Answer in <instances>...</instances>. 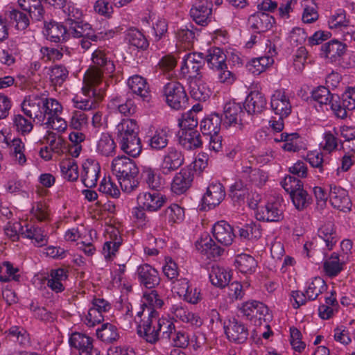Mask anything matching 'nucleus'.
Returning <instances> with one entry per match:
<instances>
[{
    "mask_svg": "<svg viewBox=\"0 0 355 355\" xmlns=\"http://www.w3.org/2000/svg\"><path fill=\"white\" fill-rule=\"evenodd\" d=\"M92 66L86 71L83 79L82 94L84 97L75 96L73 103L80 110H90L98 107L103 98L104 92L98 88L102 83V71L111 76L115 71L114 62L110 60L102 48H98L92 54Z\"/></svg>",
    "mask_w": 355,
    "mask_h": 355,
    "instance_id": "nucleus-1",
    "label": "nucleus"
},
{
    "mask_svg": "<svg viewBox=\"0 0 355 355\" xmlns=\"http://www.w3.org/2000/svg\"><path fill=\"white\" fill-rule=\"evenodd\" d=\"M138 324V333L144 339L150 343H155L159 339V333H162V337L170 340L173 336V340L178 338L175 331L174 318L163 317L158 318L156 311L150 310L148 317L143 318V311H138L135 318Z\"/></svg>",
    "mask_w": 355,
    "mask_h": 355,
    "instance_id": "nucleus-2",
    "label": "nucleus"
},
{
    "mask_svg": "<svg viewBox=\"0 0 355 355\" xmlns=\"http://www.w3.org/2000/svg\"><path fill=\"white\" fill-rule=\"evenodd\" d=\"M24 113L40 123L60 115L63 111L62 104L55 98H44L36 94L26 96L21 103Z\"/></svg>",
    "mask_w": 355,
    "mask_h": 355,
    "instance_id": "nucleus-3",
    "label": "nucleus"
},
{
    "mask_svg": "<svg viewBox=\"0 0 355 355\" xmlns=\"http://www.w3.org/2000/svg\"><path fill=\"white\" fill-rule=\"evenodd\" d=\"M111 170L123 191L130 193L138 187L139 168L130 158L125 156L116 157L112 161Z\"/></svg>",
    "mask_w": 355,
    "mask_h": 355,
    "instance_id": "nucleus-4",
    "label": "nucleus"
},
{
    "mask_svg": "<svg viewBox=\"0 0 355 355\" xmlns=\"http://www.w3.org/2000/svg\"><path fill=\"white\" fill-rule=\"evenodd\" d=\"M179 144L185 149L191 150L202 145L200 133L196 130L198 125L197 119L192 112L182 114L179 120Z\"/></svg>",
    "mask_w": 355,
    "mask_h": 355,
    "instance_id": "nucleus-5",
    "label": "nucleus"
},
{
    "mask_svg": "<svg viewBox=\"0 0 355 355\" xmlns=\"http://www.w3.org/2000/svg\"><path fill=\"white\" fill-rule=\"evenodd\" d=\"M166 202V198L156 191L140 192L137 197V204L148 212L159 210Z\"/></svg>",
    "mask_w": 355,
    "mask_h": 355,
    "instance_id": "nucleus-6",
    "label": "nucleus"
},
{
    "mask_svg": "<svg viewBox=\"0 0 355 355\" xmlns=\"http://www.w3.org/2000/svg\"><path fill=\"white\" fill-rule=\"evenodd\" d=\"M69 343L71 347L78 349L80 355H103L98 349L93 347L92 339L86 334L72 333Z\"/></svg>",
    "mask_w": 355,
    "mask_h": 355,
    "instance_id": "nucleus-7",
    "label": "nucleus"
},
{
    "mask_svg": "<svg viewBox=\"0 0 355 355\" xmlns=\"http://www.w3.org/2000/svg\"><path fill=\"white\" fill-rule=\"evenodd\" d=\"M223 125L235 126L239 130L243 128V116L245 115L241 105L235 102H228L224 106Z\"/></svg>",
    "mask_w": 355,
    "mask_h": 355,
    "instance_id": "nucleus-8",
    "label": "nucleus"
},
{
    "mask_svg": "<svg viewBox=\"0 0 355 355\" xmlns=\"http://www.w3.org/2000/svg\"><path fill=\"white\" fill-rule=\"evenodd\" d=\"M270 107L276 115L287 117L292 110L288 96L284 89L275 90L270 97Z\"/></svg>",
    "mask_w": 355,
    "mask_h": 355,
    "instance_id": "nucleus-9",
    "label": "nucleus"
},
{
    "mask_svg": "<svg viewBox=\"0 0 355 355\" xmlns=\"http://www.w3.org/2000/svg\"><path fill=\"white\" fill-rule=\"evenodd\" d=\"M101 173L99 163L94 159H86L82 164L81 179L86 187L96 186Z\"/></svg>",
    "mask_w": 355,
    "mask_h": 355,
    "instance_id": "nucleus-10",
    "label": "nucleus"
},
{
    "mask_svg": "<svg viewBox=\"0 0 355 355\" xmlns=\"http://www.w3.org/2000/svg\"><path fill=\"white\" fill-rule=\"evenodd\" d=\"M225 191L223 184L220 182H213L210 184L207 191L202 199V208L206 209H213L218 206L225 198Z\"/></svg>",
    "mask_w": 355,
    "mask_h": 355,
    "instance_id": "nucleus-11",
    "label": "nucleus"
},
{
    "mask_svg": "<svg viewBox=\"0 0 355 355\" xmlns=\"http://www.w3.org/2000/svg\"><path fill=\"white\" fill-rule=\"evenodd\" d=\"M329 198L334 208L343 211H350L352 202L347 191L345 189L336 185H331Z\"/></svg>",
    "mask_w": 355,
    "mask_h": 355,
    "instance_id": "nucleus-12",
    "label": "nucleus"
},
{
    "mask_svg": "<svg viewBox=\"0 0 355 355\" xmlns=\"http://www.w3.org/2000/svg\"><path fill=\"white\" fill-rule=\"evenodd\" d=\"M240 311L250 320L253 319L258 320L259 324L261 323L262 320H266V317L268 314V307L262 302L255 300L243 303L240 308Z\"/></svg>",
    "mask_w": 355,
    "mask_h": 355,
    "instance_id": "nucleus-13",
    "label": "nucleus"
},
{
    "mask_svg": "<svg viewBox=\"0 0 355 355\" xmlns=\"http://www.w3.org/2000/svg\"><path fill=\"white\" fill-rule=\"evenodd\" d=\"M259 220L267 222H278L283 219L282 205L279 200L268 202L263 207L259 210L256 214Z\"/></svg>",
    "mask_w": 355,
    "mask_h": 355,
    "instance_id": "nucleus-14",
    "label": "nucleus"
},
{
    "mask_svg": "<svg viewBox=\"0 0 355 355\" xmlns=\"http://www.w3.org/2000/svg\"><path fill=\"white\" fill-rule=\"evenodd\" d=\"M212 6L210 0H196L190 10L191 17L197 24L204 26L211 17Z\"/></svg>",
    "mask_w": 355,
    "mask_h": 355,
    "instance_id": "nucleus-15",
    "label": "nucleus"
},
{
    "mask_svg": "<svg viewBox=\"0 0 355 355\" xmlns=\"http://www.w3.org/2000/svg\"><path fill=\"white\" fill-rule=\"evenodd\" d=\"M227 338L236 343H243L248 339L249 333L245 324L234 318L230 320L228 325L225 328Z\"/></svg>",
    "mask_w": 355,
    "mask_h": 355,
    "instance_id": "nucleus-16",
    "label": "nucleus"
},
{
    "mask_svg": "<svg viewBox=\"0 0 355 355\" xmlns=\"http://www.w3.org/2000/svg\"><path fill=\"white\" fill-rule=\"evenodd\" d=\"M212 233L216 241L224 246L230 245L235 237L232 227L225 220L216 223Z\"/></svg>",
    "mask_w": 355,
    "mask_h": 355,
    "instance_id": "nucleus-17",
    "label": "nucleus"
},
{
    "mask_svg": "<svg viewBox=\"0 0 355 355\" xmlns=\"http://www.w3.org/2000/svg\"><path fill=\"white\" fill-rule=\"evenodd\" d=\"M21 236L30 239L31 243L37 247L45 245L48 241V236L41 227L27 223L23 225Z\"/></svg>",
    "mask_w": 355,
    "mask_h": 355,
    "instance_id": "nucleus-18",
    "label": "nucleus"
},
{
    "mask_svg": "<svg viewBox=\"0 0 355 355\" xmlns=\"http://www.w3.org/2000/svg\"><path fill=\"white\" fill-rule=\"evenodd\" d=\"M178 152L175 149L170 150L164 157L163 161L160 165V170L164 175H172L175 173L172 184L171 191L176 193L178 190V184L175 183L176 170L178 169Z\"/></svg>",
    "mask_w": 355,
    "mask_h": 355,
    "instance_id": "nucleus-19",
    "label": "nucleus"
},
{
    "mask_svg": "<svg viewBox=\"0 0 355 355\" xmlns=\"http://www.w3.org/2000/svg\"><path fill=\"white\" fill-rule=\"evenodd\" d=\"M202 58L201 54H196L195 53H187L182 58L183 60L180 69L182 76H188L189 78L196 76L201 67Z\"/></svg>",
    "mask_w": 355,
    "mask_h": 355,
    "instance_id": "nucleus-20",
    "label": "nucleus"
},
{
    "mask_svg": "<svg viewBox=\"0 0 355 355\" xmlns=\"http://www.w3.org/2000/svg\"><path fill=\"white\" fill-rule=\"evenodd\" d=\"M43 33L47 40L53 42H61L69 37L66 27L58 22L51 21L44 25Z\"/></svg>",
    "mask_w": 355,
    "mask_h": 355,
    "instance_id": "nucleus-21",
    "label": "nucleus"
},
{
    "mask_svg": "<svg viewBox=\"0 0 355 355\" xmlns=\"http://www.w3.org/2000/svg\"><path fill=\"white\" fill-rule=\"evenodd\" d=\"M275 19L263 12L254 13L248 19L250 27L256 33L267 31L272 28Z\"/></svg>",
    "mask_w": 355,
    "mask_h": 355,
    "instance_id": "nucleus-22",
    "label": "nucleus"
},
{
    "mask_svg": "<svg viewBox=\"0 0 355 355\" xmlns=\"http://www.w3.org/2000/svg\"><path fill=\"white\" fill-rule=\"evenodd\" d=\"M108 240L105 241L103 248V253L106 259H111L118 251L122 243V239L119 235V230L110 227L107 230Z\"/></svg>",
    "mask_w": 355,
    "mask_h": 355,
    "instance_id": "nucleus-23",
    "label": "nucleus"
},
{
    "mask_svg": "<svg viewBox=\"0 0 355 355\" xmlns=\"http://www.w3.org/2000/svg\"><path fill=\"white\" fill-rule=\"evenodd\" d=\"M197 250L208 258H216L220 256L224 249L216 245L208 235L201 237L196 242Z\"/></svg>",
    "mask_w": 355,
    "mask_h": 355,
    "instance_id": "nucleus-24",
    "label": "nucleus"
},
{
    "mask_svg": "<svg viewBox=\"0 0 355 355\" xmlns=\"http://www.w3.org/2000/svg\"><path fill=\"white\" fill-rule=\"evenodd\" d=\"M266 105V100L263 94L253 91L247 96L244 108L248 114L261 113Z\"/></svg>",
    "mask_w": 355,
    "mask_h": 355,
    "instance_id": "nucleus-25",
    "label": "nucleus"
},
{
    "mask_svg": "<svg viewBox=\"0 0 355 355\" xmlns=\"http://www.w3.org/2000/svg\"><path fill=\"white\" fill-rule=\"evenodd\" d=\"M127 83L132 93L140 96L144 101H149V87L146 80L143 77L139 75H134L128 78Z\"/></svg>",
    "mask_w": 355,
    "mask_h": 355,
    "instance_id": "nucleus-26",
    "label": "nucleus"
},
{
    "mask_svg": "<svg viewBox=\"0 0 355 355\" xmlns=\"http://www.w3.org/2000/svg\"><path fill=\"white\" fill-rule=\"evenodd\" d=\"M137 273L140 282L147 288L154 287L159 282L157 270L148 264L139 266Z\"/></svg>",
    "mask_w": 355,
    "mask_h": 355,
    "instance_id": "nucleus-27",
    "label": "nucleus"
},
{
    "mask_svg": "<svg viewBox=\"0 0 355 355\" xmlns=\"http://www.w3.org/2000/svg\"><path fill=\"white\" fill-rule=\"evenodd\" d=\"M179 297L190 304H197L200 300V293L197 288H193L187 278L179 279Z\"/></svg>",
    "mask_w": 355,
    "mask_h": 355,
    "instance_id": "nucleus-28",
    "label": "nucleus"
},
{
    "mask_svg": "<svg viewBox=\"0 0 355 355\" xmlns=\"http://www.w3.org/2000/svg\"><path fill=\"white\" fill-rule=\"evenodd\" d=\"M5 141L10 148V155L13 161L21 166L24 165L27 159L25 155V144L22 140L15 137L10 141L6 139Z\"/></svg>",
    "mask_w": 355,
    "mask_h": 355,
    "instance_id": "nucleus-29",
    "label": "nucleus"
},
{
    "mask_svg": "<svg viewBox=\"0 0 355 355\" xmlns=\"http://www.w3.org/2000/svg\"><path fill=\"white\" fill-rule=\"evenodd\" d=\"M68 33L76 38L87 37L92 40H98V35L95 33V31L90 24L87 22H83V21L72 22L69 25Z\"/></svg>",
    "mask_w": 355,
    "mask_h": 355,
    "instance_id": "nucleus-30",
    "label": "nucleus"
},
{
    "mask_svg": "<svg viewBox=\"0 0 355 355\" xmlns=\"http://www.w3.org/2000/svg\"><path fill=\"white\" fill-rule=\"evenodd\" d=\"M318 238L325 243L328 250H332L338 241L334 225L331 222L326 223L322 225L318 230Z\"/></svg>",
    "mask_w": 355,
    "mask_h": 355,
    "instance_id": "nucleus-31",
    "label": "nucleus"
},
{
    "mask_svg": "<svg viewBox=\"0 0 355 355\" xmlns=\"http://www.w3.org/2000/svg\"><path fill=\"white\" fill-rule=\"evenodd\" d=\"M121 150L132 157H137L141 152L142 146L139 136L117 139Z\"/></svg>",
    "mask_w": 355,
    "mask_h": 355,
    "instance_id": "nucleus-32",
    "label": "nucleus"
},
{
    "mask_svg": "<svg viewBox=\"0 0 355 355\" xmlns=\"http://www.w3.org/2000/svg\"><path fill=\"white\" fill-rule=\"evenodd\" d=\"M67 277V272L63 268L52 270L48 277L47 285L56 293L62 292L64 289V284Z\"/></svg>",
    "mask_w": 355,
    "mask_h": 355,
    "instance_id": "nucleus-33",
    "label": "nucleus"
},
{
    "mask_svg": "<svg viewBox=\"0 0 355 355\" xmlns=\"http://www.w3.org/2000/svg\"><path fill=\"white\" fill-rule=\"evenodd\" d=\"M344 263L343 258L340 259V255L336 252L332 253L323 263L325 275L329 277L337 276L343 270Z\"/></svg>",
    "mask_w": 355,
    "mask_h": 355,
    "instance_id": "nucleus-34",
    "label": "nucleus"
},
{
    "mask_svg": "<svg viewBox=\"0 0 355 355\" xmlns=\"http://www.w3.org/2000/svg\"><path fill=\"white\" fill-rule=\"evenodd\" d=\"M211 91L203 80L196 79L190 84V94L191 97L199 101H206L211 96Z\"/></svg>",
    "mask_w": 355,
    "mask_h": 355,
    "instance_id": "nucleus-35",
    "label": "nucleus"
},
{
    "mask_svg": "<svg viewBox=\"0 0 355 355\" xmlns=\"http://www.w3.org/2000/svg\"><path fill=\"white\" fill-rule=\"evenodd\" d=\"M209 279L213 285L219 288H223L228 285L231 279V275L224 268L213 266L209 273Z\"/></svg>",
    "mask_w": 355,
    "mask_h": 355,
    "instance_id": "nucleus-36",
    "label": "nucleus"
},
{
    "mask_svg": "<svg viewBox=\"0 0 355 355\" xmlns=\"http://www.w3.org/2000/svg\"><path fill=\"white\" fill-rule=\"evenodd\" d=\"M117 139L138 136L139 126L136 121L130 119L122 120L116 125Z\"/></svg>",
    "mask_w": 355,
    "mask_h": 355,
    "instance_id": "nucleus-37",
    "label": "nucleus"
},
{
    "mask_svg": "<svg viewBox=\"0 0 355 355\" xmlns=\"http://www.w3.org/2000/svg\"><path fill=\"white\" fill-rule=\"evenodd\" d=\"M222 119L219 114H211L202 120L200 130L203 135H211L219 132Z\"/></svg>",
    "mask_w": 355,
    "mask_h": 355,
    "instance_id": "nucleus-38",
    "label": "nucleus"
},
{
    "mask_svg": "<svg viewBox=\"0 0 355 355\" xmlns=\"http://www.w3.org/2000/svg\"><path fill=\"white\" fill-rule=\"evenodd\" d=\"M62 178L68 181H76L79 177L78 166L76 162L71 158L62 159L60 163Z\"/></svg>",
    "mask_w": 355,
    "mask_h": 355,
    "instance_id": "nucleus-39",
    "label": "nucleus"
},
{
    "mask_svg": "<svg viewBox=\"0 0 355 355\" xmlns=\"http://www.w3.org/2000/svg\"><path fill=\"white\" fill-rule=\"evenodd\" d=\"M243 176L248 178L252 185L259 188L263 187L268 179L266 172L259 168H252L250 166L243 167Z\"/></svg>",
    "mask_w": 355,
    "mask_h": 355,
    "instance_id": "nucleus-40",
    "label": "nucleus"
},
{
    "mask_svg": "<svg viewBox=\"0 0 355 355\" xmlns=\"http://www.w3.org/2000/svg\"><path fill=\"white\" fill-rule=\"evenodd\" d=\"M163 304V300L159 298L156 291L146 292L141 298V310L139 311H143L144 313L145 309H147L148 315L150 310L155 311V309L161 308Z\"/></svg>",
    "mask_w": 355,
    "mask_h": 355,
    "instance_id": "nucleus-41",
    "label": "nucleus"
},
{
    "mask_svg": "<svg viewBox=\"0 0 355 355\" xmlns=\"http://www.w3.org/2000/svg\"><path fill=\"white\" fill-rule=\"evenodd\" d=\"M234 264L241 272L245 274L254 272L257 266L254 258L247 254H238L235 258Z\"/></svg>",
    "mask_w": 355,
    "mask_h": 355,
    "instance_id": "nucleus-42",
    "label": "nucleus"
},
{
    "mask_svg": "<svg viewBox=\"0 0 355 355\" xmlns=\"http://www.w3.org/2000/svg\"><path fill=\"white\" fill-rule=\"evenodd\" d=\"M18 4L33 19L40 20L43 17L44 9L40 0H18Z\"/></svg>",
    "mask_w": 355,
    "mask_h": 355,
    "instance_id": "nucleus-43",
    "label": "nucleus"
},
{
    "mask_svg": "<svg viewBox=\"0 0 355 355\" xmlns=\"http://www.w3.org/2000/svg\"><path fill=\"white\" fill-rule=\"evenodd\" d=\"M206 60L209 67L214 71L226 64V55L223 50L218 47L208 50Z\"/></svg>",
    "mask_w": 355,
    "mask_h": 355,
    "instance_id": "nucleus-44",
    "label": "nucleus"
},
{
    "mask_svg": "<svg viewBox=\"0 0 355 355\" xmlns=\"http://www.w3.org/2000/svg\"><path fill=\"white\" fill-rule=\"evenodd\" d=\"M116 144L107 133H103L101 135L96 145V152L103 156H112L114 154Z\"/></svg>",
    "mask_w": 355,
    "mask_h": 355,
    "instance_id": "nucleus-45",
    "label": "nucleus"
},
{
    "mask_svg": "<svg viewBox=\"0 0 355 355\" xmlns=\"http://www.w3.org/2000/svg\"><path fill=\"white\" fill-rule=\"evenodd\" d=\"M321 51L326 58L335 60L345 53V45L334 40L322 45Z\"/></svg>",
    "mask_w": 355,
    "mask_h": 355,
    "instance_id": "nucleus-46",
    "label": "nucleus"
},
{
    "mask_svg": "<svg viewBox=\"0 0 355 355\" xmlns=\"http://www.w3.org/2000/svg\"><path fill=\"white\" fill-rule=\"evenodd\" d=\"M98 338L105 343H112L119 338L117 327L112 323H105L96 330Z\"/></svg>",
    "mask_w": 355,
    "mask_h": 355,
    "instance_id": "nucleus-47",
    "label": "nucleus"
},
{
    "mask_svg": "<svg viewBox=\"0 0 355 355\" xmlns=\"http://www.w3.org/2000/svg\"><path fill=\"white\" fill-rule=\"evenodd\" d=\"M164 95L167 105L173 109L178 106V81L176 77L166 83L164 87Z\"/></svg>",
    "mask_w": 355,
    "mask_h": 355,
    "instance_id": "nucleus-48",
    "label": "nucleus"
},
{
    "mask_svg": "<svg viewBox=\"0 0 355 355\" xmlns=\"http://www.w3.org/2000/svg\"><path fill=\"white\" fill-rule=\"evenodd\" d=\"M326 288L327 284L323 279L319 277H314L305 291L308 300H315Z\"/></svg>",
    "mask_w": 355,
    "mask_h": 355,
    "instance_id": "nucleus-49",
    "label": "nucleus"
},
{
    "mask_svg": "<svg viewBox=\"0 0 355 355\" xmlns=\"http://www.w3.org/2000/svg\"><path fill=\"white\" fill-rule=\"evenodd\" d=\"M241 238L246 240H257L261 236V227L259 223L251 222L239 230Z\"/></svg>",
    "mask_w": 355,
    "mask_h": 355,
    "instance_id": "nucleus-50",
    "label": "nucleus"
},
{
    "mask_svg": "<svg viewBox=\"0 0 355 355\" xmlns=\"http://www.w3.org/2000/svg\"><path fill=\"white\" fill-rule=\"evenodd\" d=\"M290 196L293 205L298 210L306 209L311 203V196L302 187L291 193Z\"/></svg>",
    "mask_w": 355,
    "mask_h": 355,
    "instance_id": "nucleus-51",
    "label": "nucleus"
},
{
    "mask_svg": "<svg viewBox=\"0 0 355 355\" xmlns=\"http://www.w3.org/2000/svg\"><path fill=\"white\" fill-rule=\"evenodd\" d=\"M125 40L129 45L137 49H145L148 46L144 35L136 29H129L127 31Z\"/></svg>",
    "mask_w": 355,
    "mask_h": 355,
    "instance_id": "nucleus-52",
    "label": "nucleus"
},
{
    "mask_svg": "<svg viewBox=\"0 0 355 355\" xmlns=\"http://www.w3.org/2000/svg\"><path fill=\"white\" fill-rule=\"evenodd\" d=\"M328 24L331 29L342 30L349 26V20L346 17L345 11L340 9L329 17Z\"/></svg>",
    "mask_w": 355,
    "mask_h": 355,
    "instance_id": "nucleus-53",
    "label": "nucleus"
},
{
    "mask_svg": "<svg viewBox=\"0 0 355 355\" xmlns=\"http://www.w3.org/2000/svg\"><path fill=\"white\" fill-rule=\"evenodd\" d=\"M12 123L16 131L22 135L30 133L33 128V124L31 121L27 119L21 114L14 115Z\"/></svg>",
    "mask_w": 355,
    "mask_h": 355,
    "instance_id": "nucleus-54",
    "label": "nucleus"
},
{
    "mask_svg": "<svg viewBox=\"0 0 355 355\" xmlns=\"http://www.w3.org/2000/svg\"><path fill=\"white\" fill-rule=\"evenodd\" d=\"M10 340L17 342L20 345H26L29 343V336L27 331L22 327L13 326L6 331Z\"/></svg>",
    "mask_w": 355,
    "mask_h": 355,
    "instance_id": "nucleus-55",
    "label": "nucleus"
},
{
    "mask_svg": "<svg viewBox=\"0 0 355 355\" xmlns=\"http://www.w3.org/2000/svg\"><path fill=\"white\" fill-rule=\"evenodd\" d=\"M31 215L33 218L39 222L46 221L49 218L48 206L42 202L33 203L31 209Z\"/></svg>",
    "mask_w": 355,
    "mask_h": 355,
    "instance_id": "nucleus-56",
    "label": "nucleus"
},
{
    "mask_svg": "<svg viewBox=\"0 0 355 355\" xmlns=\"http://www.w3.org/2000/svg\"><path fill=\"white\" fill-rule=\"evenodd\" d=\"M193 172L191 168H182L179 173V193H185L191 186Z\"/></svg>",
    "mask_w": 355,
    "mask_h": 355,
    "instance_id": "nucleus-57",
    "label": "nucleus"
},
{
    "mask_svg": "<svg viewBox=\"0 0 355 355\" xmlns=\"http://www.w3.org/2000/svg\"><path fill=\"white\" fill-rule=\"evenodd\" d=\"M17 272L18 269L14 268L10 262H3L0 264V281L6 282L10 279L18 280Z\"/></svg>",
    "mask_w": 355,
    "mask_h": 355,
    "instance_id": "nucleus-58",
    "label": "nucleus"
},
{
    "mask_svg": "<svg viewBox=\"0 0 355 355\" xmlns=\"http://www.w3.org/2000/svg\"><path fill=\"white\" fill-rule=\"evenodd\" d=\"M194 33L188 29L179 30V54L183 51L190 50L193 48Z\"/></svg>",
    "mask_w": 355,
    "mask_h": 355,
    "instance_id": "nucleus-59",
    "label": "nucleus"
},
{
    "mask_svg": "<svg viewBox=\"0 0 355 355\" xmlns=\"http://www.w3.org/2000/svg\"><path fill=\"white\" fill-rule=\"evenodd\" d=\"M313 99L320 104L327 105L334 101V96L331 94L329 90L323 86L318 87L312 92Z\"/></svg>",
    "mask_w": 355,
    "mask_h": 355,
    "instance_id": "nucleus-60",
    "label": "nucleus"
},
{
    "mask_svg": "<svg viewBox=\"0 0 355 355\" xmlns=\"http://www.w3.org/2000/svg\"><path fill=\"white\" fill-rule=\"evenodd\" d=\"M143 177L148 185L153 189H158L161 185V180L154 170L150 167L144 166L142 171Z\"/></svg>",
    "mask_w": 355,
    "mask_h": 355,
    "instance_id": "nucleus-61",
    "label": "nucleus"
},
{
    "mask_svg": "<svg viewBox=\"0 0 355 355\" xmlns=\"http://www.w3.org/2000/svg\"><path fill=\"white\" fill-rule=\"evenodd\" d=\"M99 191L115 198H119L121 193L117 185L110 178L102 180Z\"/></svg>",
    "mask_w": 355,
    "mask_h": 355,
    "instance_id": "nucleus-62",
    "label": "nucleus"
},
{
    "mask_svg": "<svg viewBox=\"0 0 355 355\" xmlns=\"http://www.w3.org/2000/svg\"><path fill=\"white\" fill-rule=\"evenodd\" d=\"M308 51L305 47L301 46L300 47L295 54L294 55L293 58V66L297 72H302L306 64L308 62Z\"/></svg>",
    "mask_w": 355,
    "mask_h": 355,
    "instance_id": "nucleus-63",
    "label": "nucleus"
},
{
    "mask_svg": "<svg viewBox=\"0 0 355 355\" xmlns=\"http://www.w3.org/2000/svg\"><path fill=\"white\" fill-rule=\"evenodd\" d=\"M87 115L81 111H74L71 114L69 126L76 130H81L87 126Z\"/></svg>",
    "mask_w": 355,
    "mask_h": 355,
    "instance_id": "nucleus-64",
    "label": "nucleus"
}]
</instances>
